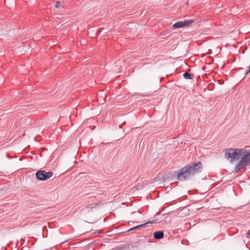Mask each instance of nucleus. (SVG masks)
Returning a JSON list of instances; mask_svg holds the SVG:
<instances>
[{
	"label": "nucleus",
	"instance_id": "nucleus-4",
	"mask_svg": "<svg viewBox=\"0 0 250 250\" xmlns=\"http://www.w3.org/2000/svg\"><path fill=\"white\" fill-rule=\"evenodd\" d=\"M53 175V173L51 171L46 172L44 170H38L36 173V176L38 180L40 181H45Z\"/></svg>",
	"mask_w": 250,
	"mask_h": 250
},
{
	"label": "nucleus",
	"instance_id": "nucleus-2",
	"mask_svg": "<svg viewBox=\"0 0 250 250\" xmlns=\"http://www.w3.org/2000/svg\"><path fill=\"white\" fill-rule=\"evenodd\" d=\"M244 153H242L240 161L235 167V171L238 172L241 169L246 168L250 165V150L247 151L244 149Z\"/></svg>",
	"mask_w": 250,
	"mask_h": 250
},
{
	"label": "nucleus",
	"instance_id": "nucleus-11",
	"mask_svg": "<svg viewBox=\"0 0 250 250\" xmlns=\"http://www.w3.org/2000/svg\"><path fill=\"white\" fill-rule=\"evenodd\" d=\"M61 4V2H60V1H57V2H56V5H55V7H56V8H59V7L60 6Z\"/></svg>",
	"mask_w": 250,
	"mask_h": 250
},
{
	"label": "nucleus",
	"instance_id": "nucleus-7",
	"mask_svg": "<svg viewBox=\"0 0 250 250\" xmlns=\"http://www.w3.org/2000/svg\"><path fill=\"white\" fill-rule=\"evenodd\" d=\"M183 77L185 79L187 80H191L193 78L192 75L187 72H186L183 74Z\"/></svg>",
	"mask_w": 250,
	"mask_h": 250
},
{
	"label": "nucleus",
	"instance_id": "nucleus-10",
	"mask_svg": "<svg viewBox=\"0 0 250 250\" xmlns=\"http://www.w3.org/2000/svg\"><path fill=\"white\" fill-rule=\"evenodd\" d=\"M157 221H158L157 219H154L152 221H150L147 222H146V223H147V225L149 224H154V223H156L157 222Z\"/></svg>",
	"mask_w": 250,
	"mask_h": 250
},
{
	"label": "nucleus",
	"instance_id": "nucleus-6",
	"mask_svg": "<svg viewBox=\"0 0 250 250\" xmlns=\"http://www.w3.org/2000/svg\"><path fill=\"white\" fill-rule=\"evenodd\" d=\"M184 26H185L184 21L176 22L172 25V27L173 29H177V28L183 27Z\"/></svg>",
	"mask_w": 250,
	"mask_h": 250
},
{
	"label": "nucleus",
	"instance_id": "nucleus-8",
	"mask_svg": "<svg viewBox=\"0 0 250 250\" xmlns=\"http://www.w3.org/2000/svg\"><path fill=\"white\" fill-rule=\"evenodd\" d=\"M146 225H147V223H144V224L136 226L134 227H133V228L130 229L128 230V231L132 230L134 229H139L140 228L144 227L146 226Z\"/></svg>",
	"mask_w": 250,
	"mask_h": 250
},
{
	"label": "nucleus",
	"instance_id": "nucleus-9",
	"mask_svg": "<svg viewBox=\"0 0 250 250\" xmlns=\"http://www.w3.org/2000/svg\"><path fill=\"white\" fill-rule=\"evenodd\" d=\"M193 21H194L193 20H186L184 21L185 26L187 25H188L190 23H192Z\"/></svg>",
	"mask_w": 250,
	"mask_h": 250
},
{
	"label": "nucleus",
	"instance_id": "nucleus-5",
	"mask_svg": "<svg viewBox=\"0 0 250 250\" xmlns=\"http://www.w3.org/2000/svg\"><path fill=\"white\" fill-rule=\"evenodd\" d=\"M164 232L163 231H157L154 232V237L156 239H160L164 237Z\"/></svg>",
	"mask_w": 250,
	"mask_h": 250
},
{
	"label": "nucleus",
	"instance_id": "nucleus-3",
	"mask_svg": "<svg viewBox=\"0 0 250 250\" xmlns=\"http://www.w3.org/2000/svg\"><path fill=\"white\" fill-rule=\"evenodd\" d=\"M243 148H230L225 151V157L230 162L238 160L244 153Z\"/></svg>",
	"mask_w": 250,
	"mask_h": 250
},
{
	"label": "nucleus",
	"instance_id": "nucleus-1",
	"mask_svg": "<svg viewBox=\"0 0 250 250\" xmlns=\"http://www.w3.org/2000/svg\"><path fill=\"white\" fill-rule=\"evenodd\" d=\"M202 165L201 162L193 163L183 167L179 173H177L178 179L180 181H184L189 179L191 176L201 171Z\"/></svg>",
	"mask_w": 250,
	"mask_h": 250
},
{
	"label": "nucleus",
	"instance_id": "nucleus-12",
	"mask_svg": "<svg viewBox=\"0 0 250 250\" xmlns=\"http://www.w3.org/2000/svg\"><path fill=\"white\" fill-rule=\"evenodd\" d=\"M247 237H249L250 236V229L247 233Z\"/></svg>",
	"mask_w": 250,
	"mask_h": 250
}]
</instances>
